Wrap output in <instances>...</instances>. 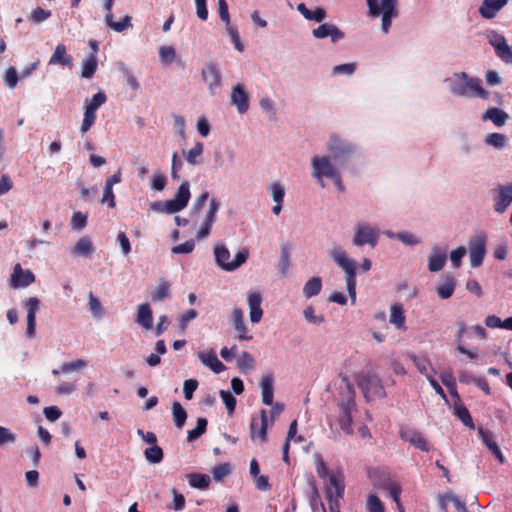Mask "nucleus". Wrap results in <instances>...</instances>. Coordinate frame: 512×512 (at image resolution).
Returning <instances> with one entry per match:
<instances>
[{
    "label": "nucleus",
    "instance_id": "1",
    "mask_svg": "<svg viewBox=\"0 0 512 512\" xmlns=\"http://www.w3.org/2000/svg\"><path fill=\"white\" fill-rule=\"evenodd\" d=\"M456 81L451 86V92L460 97H478L488 99L489 92L482 87L481 79L469 77L466 72L455 74Z\"/></svg>",
    "mask_w": 512,
    "mask_h": 512
},
{
    "label": "nucleus",
    "instance_id": "2",
    "mask_svg": "<svg viewBox=\"0 0 512 512\" xmlns=\"http://www.w3.org/2000/svg\"><path fill=\"white\" fill-rule=\"evenodd\" d=\"M355 381L366 401L386 397L382 381L376 374L362 371L355 375Z\"/></svg>",
    "mask_w": 512,
    "mask_h": 512
},
{
    "label": "nucleus",
    "instance_id": "3",
    "mask_svg": "<svg viewBox=\"0 0 512 512\" xmlns=\"http://www.w3.org/2000/svg\"><path fill=\"white\" fill-rule=\"evenodd\" d=\"M334 262L346 273L347 291L354 304L356 301V263L348 258L340 248H334L331 252Z\"/></svg>",
    "mask_w": 512,
    "mask_h": 512
},
{
    "label": "nucleus",
    "instance_id": "4",
    "mask_svg": "<svg viewBox=\"0 0 512 512\" xmlns=\"http://www.w3.org/2000/svg\"><path fill=\"white\" fill-rule=\"evenodd\" d=\"M345 491L344 474L341 471L332 473L328 485L325 487V497L330 512H340V499Z\"/></svg>",
    "mask_w": 512,
    "mask_h": 512
},
{
    "label": "nucleus",
    "instance_id": "5",
    "mask_svg": "<svg viewBox=\"0 0 512 512\" xmlns=\"http://www.w3.org/2000/svg\"><path fill=\"white\" fill-rule=\"evenodd\" d=\"M214 255L216 264L221 269L225 271H234L247 261L249 253L246 249L239 251L235 256V259L230 261L231 255L228 248L224 244L218 243L214 246Z\"/></svg>",
    "mask_w": 512,
    "mask_h": 512
},
{
    "label": "nucleus",
    "instance_id": "6",
    "mask_svg": "<svg viewBox=\"0 0 512 512\" xmlns=\"http://www.w3.org/2000/svg\"><path fill=\"white\" fill-rule=\"evenodd\" d=\"M312 175L322 187H325L323 177L332 178L338 173L328 156H314L312 158Z\"/></svg>",
    "mask_w": 512,
    "mask_h": 512
},
{
    "label": "nucleus",
    "instance_id": "7",
    "mask_svg": "<svg viewBox=\"0 0 512 512\" xmlns=\"http://www.w3.org/2000/svg\"><path fill=\"white\" fill-rule=\"evenodd\" d=\"M190 199V185L188 181L181 183L173 199L166 201V213L174 214L183 210Z\"/></svg>",
    "mask_w": 512,
    "mask_h": 512
},
{
    "label": "nucleus",
    "instance_id": "8",
    "mask_svg": "<svg viewBox=\"0 0 512 512\" xmlns=\"http://www.w3.org/2000/svg\"><path fill=\"white\" fill-rule=\"evenodd\" d=\"M494 210L502 214L512 204V182L499 185L493 190Z\"/></svg>",
    "mask_w": 512,
    "mask_h": 512
},
{
    "label": "nucleus",
    "instance_id": "9",
    "mask_svg": "<svg viewBox=\"0 0 512 512\" xmlns=\"http://www.w3.org/2000/svg\"><path fill=\"white\" fill-rule=\"evenodd\" d=\"M486 253V236L479 234L469 241L470 264L472 267L482 265Z\"/></svg>",
    "mask_w": 512,
    "mask_h": 512
},
{
    "label": "nucleus",
    "instance_id": "10",
    "mask_svg": "<svg viewBox=\"0 0 512 512\" xmlns=\"http://www.w3.org/2000/svg\"><path fill=\"white\" fill-rule=\"evenodd\" d=\"M488 42L495 49L496 55L506 63H512V48L507 44L505 37L495 31L488 34Z\"/></svg>",
    "mask_w": 512,
    "mask_h": 512
},
{
    "label": "nucleus",
    "instance_id": "11",
    "mask_svg": "<svg viewBox=\"0 0 512 512\" xmlns=\"http://www.w3.org/2000/svg\"><path fill=\"white\" fill-rule=\"evenodd\" d=\"M201 77L202 80L207 84L208 89L212 95H214L216 90L221 87V72L216 63H206L205 67L201 71Z\"/></svg>",
    "mask_w": 512,
    "mask_h": 512
},
{
    "label": "nucleus",
    "instance_id": "12",
    "mask_svg": "<svg viewBox=\"0 0 512 512\" xmlns=\"http://www.w3.org/2000/svg\"><path fill=\"white\" fill-rule=\"evenodd\" d=\"M378 231L366 224H360L356 227V232L353 238L355 246H363L365 244L374 248L378 243Z\"/></svg>",
    "mask_w": 512,
    "mask_h": 512
},
{
    "label": "nucleus",
    "instance_id": "13",
    "mask_svg": "<svg viewBox=\"0 0 512 512\" xmlns=\"http://www.w3.org/2000/svg\"><path fill=\"white\" fill-rule=\"evenodd\" d=\"M35 281V275L29 269L24 270L19 263H17L9 279V285L13 289L25 288Z\"/></svg>",
    "mask_w": 512,
    "mask_h": 512
},
{
    "label": "nucleus",
    "instance_id": "14",
    "mask_svg": "<svg viewBox=\"0 0 512 512\" xmlns=\"http://www.w3.org/2000/svg\"><path fill=\"white\" fill-rule=\"evenodd\" d=\"M219 209H220L219 201L215 198H212L209 202V208H208V211L206 212L205 218H204L200 228L196 232L197 239L202 240L209 236L212 224L215 221V217H216V214L219 211Z\"/></svg>",
    "mask_w": 512,
    "mask_h": 512
},
{
    "label": "nucleus",
    "instance_id": "15",
    "mask_svg": "<svg viewBox=\"0 0 512 512\" xmlns=\"http://www.w3.org/2000/svg\"><path fill=\"white\" fill-rule=\"evenodd\" d=\"M399 435L402 440L409 442L411 445L423 452H428L430 450V445L427 439L420 431L414 428H401Z\"/></svg>",
    "mask_w": 512,
    "mask_h": 512
},
{
    "label": "nucleus",
    "instance_id": "16",
    "mask_svg": "<svg viewBox=\"0 0 512 512\" xmlns=\"http://www.w3.org/2000/svg\"><path fill=\"white\" fill-rule=\"evenodd\" d=\"M397 4L398 0H381L379 4V9H381L380 15H382V30L384 33H388L392 19L399 15Z\"/></svg>",
    "mask_w": 512,
    "mask_h": 512
},
{
    "label": "nucleus",
    "instance_id": "17",
    "mask_svg": "<svg viewBox=\"0 0 512 512\" xmlns=\"http://www.w3.org/2000/svg\"><path fill=\"white\" fill-rule=\"evenodd\" d=\"M268 430V418L266 410L260 411V418H252L250 424V438L255 440L259 438L262 442H266Z\"/></svg>",
    "mask_w": 512,
    "mask_h": 512
},
{
    "label": "nucleus",
    "instance_id": "18",
    "mask_svg": "<svg viewBox=\"0 0 512 512\" xmlns=\"http://www.w3.org/2000/svg\"><path fill=\"white\" fill-rule=\"evenodd\" d=\"M231 321L234 327V330L237 333V339L240 341H250L253 339V336L249 334L248 328L244 323V313L241 308L235 307L232 310Z\"/></svg>",
    "mask_w": 512,
    "mask_h": 512
},
{
    "label": "nucleus",
    "instance_id": "19",
    "mask_svg": "<svg viewBox=\"0 0 512 512\" xmlns=\"http://www.w3.org/2000/svg\"><path fill=\"white\" fill-rule=\"evenodd\" d=\"M231 104L236 106L238 112L240 114H244L249 109V95L245 90L243 84H236L233 87L232 93L230 95Z\"/></svg>",
    "mask_w": 512,
    "mask_h": 512
},
{
    "label": "nucleus",
    "instance_id": "20",
    "mask_svg": "<svg viewBox=\"0 0 512 512\" xmlns=\"http://www.w3.org/2000/svg\"><path fill=\"white\" fill-rule=\"evenodd\" d=\"M355 409V401L353 399H348L340 404V420L339 425L341 429L347 433L352 434V411Z\"/></svg>",
    "mask_w": 512,
    "mask_h": 512
},
{
    "label": "nucleus",
    "instance_id": "21",
    "mask_svg": "<svg viewBox=\"0 0 512 512\" xmlns=\"http://www.w3.org/2000/svg\"><path fill=\"white\" fill-rule=\"evenodd\" d=\"M247 303L249 306V317L252 323H259L263 316L261 308L262 296L259 292H249L247 295Z\"/></svg>",
    "mask_w": 512,
    "mask_h": 512
},
{
    "label": "nucleus",
    "instance_id": "22",
    "mask_svg": "<svg viewBox=\"0 0 512 512\" xmlns=\"http://www.w3.org/2000/svg\"><path fill=\"white\" fill-rule=\"evenodd\" d=\"M312 34L317 39L330 37L333 43L344 38V33L335 25L324 23L312 31Z\"/></svg>",
    "mask_w": 512,
    "mask_h": 512
},
{
    "label": "nucleus",
    "instance_id": "23",
    "mask_svg": "<svg viewBox=\"0 0 512 512\" xmlns=\"http://www.w3.org/2000/svg\"><path fill=\"white\" fill-rule=\"evenodd\" d=\"M40 301L36 297H30L27 301V329L26 334L29 338L34 337L36 327V312L39 309Z\"/></svg>",
    "mask_w": 512,
    "mask_h": 512
},
{
    "label": "nucleus",
    "instance_id": "24",
    "mask_svg": "<svg viewBox=\"0 0 512 512\" xmlns=\"http://www.w3.org/2000/svg\"><path fill=\"white\" fill-rule=\"evenodd\" d=\"M509 0H484L479 7L480 15L485 19H493Z\"/></svg>",
    "mask_w": 512,
    "mask_h": 512
},
{
    "label": "nucleus",
    "instance_id": "25",
    "mask_svg": "<svg viewBox=\"0 0 512 512\" xmlns=\"http://www.w3.org/2000/svg\"><path fill=\"white\" fill-rule=\"evenodd\" d=\"M49 65H61L68 68L73 66V57L67 53L66 46L63 43L56 46L50 57Z\"/></svg>",
    "mask_w": 512,
    "mask_h": 512
},
{
    "label": "nucleus",
    "instance_id": "26",
    "mask_svg": "<svg viewBox=\"0 0 512 512\" xmlns=\"http://www.w3.org/2000/svg\"><path fill=\"white\" fill-rule=\"evenodd\" d=\"M478 434L480 435L483 443L488 448V450L499 460L501 464L504 463V455L500 450L498 444L494 440L493 433L480 427L478 428Z\"/></svg>",
    "mask_w": 512,
    "mask_h": 512
},
{
    "label": "nucleus",
    "instance_id": "27",
    "mask_svg": "<svg viewBox=\"0 0 512 512\" xmlns=\"http://www.w3.org/2000/svg\"><path fill=\"white\" fill-rule=\"evenodd\" d=\"M509 119V115L504 110L497 107H490L482 114L481 120L491 121L497 127H502L506 124Z\"/></svg>",
    "mask_w": 512,
    "mask_h": 512
},
{
    "label": "nucleus",
    "instance_id": "28",
    "mask_svg": "<svg viewBox=\"0 0 512 512\" xmlns=\"http://www.w3.org/2000/svg\"><path fill=\"white\" fill-rule=\"evenodd\" d=\"M136 322L145 330L153 327V311L148 303L138 305Z\"/></svg>",
    "mask_w": 512,
    "mask_h": 512
},
{
    "label": "nucleus",
    "instance_id": "29",
    "mask_svg": "<svg viewBox=\"0 0 512 512\" xmlns=\"http://www.w3.org/2000/svg\"><path fill=\"white\" fill-rule=\"evenodd\" d=\"M456 288V279L452 275H446L443 282L436 286V293L440 299H449Z\"/></svg>",
    "mask_w": 512,
    "mask_h": 512
},
{
    "label": "nucleus",
    "instance_id": "30",
    "mask_svg": "<svg viewBox=\"0 0 512 512\" xmlns=\"http://www.w3.org/2000/svg\"><path fill=\"white\" fill-rule=\"evenodd\" d=\"M273 383H274V378L271 373L263 376L261 379V382H260L261 392H262V401L267 406L273 405V397H274Z\"/></svg>",
    "mask_w": 512,
    "mask_h": 512
},
{
    "label": "nucleus",
    "instance_id": "31",
    "mask_svg": "<svg viewBox=\"0 0 512 512\" xmlns=\"http://www.w3.org/2000/svg\"><path fill=\"white\" fill-rule=\"evenodd\" d=\"M447 254L446 250H438L433 248V252L429 256L428 269L430 272H438L443 269L446 264Z\"/></svg>",
    "mask_w": 512,
    "mask_h": 512
},
{
    "label": "nucleus",
    "instance_id": "32",
    "mask_svg": "<svg viewBox=\"0 0 512 512\" xmlns=\"http://www.w3.org/2000/svg\"><path fill=\"white\" fill-rule=\"evenodd\" d=\"M328 150L333 154L334 160L345 158L351 153V148L342 145L341 140L336 135L331 136Z\"/></svg>",
    "mask_w": 512,
    "mask_h": 512
},
{
    "label": "nucleus",
    "instance_id": "33",
    "mask_svg": "<svg viewBox=\"0 0 512 512\" xmlns=\"http://www.w3.org/2000/svg\"><path fill=\"white\" fill-rule=\"evenodd\" d=\"M198 356L201 362L215 373H220L225 369V365L217 358L214 352L199 353Z\"/></svg>",
    "mask_w": 512,
    "mask_h": 512
},
{
    "label": "nucleus",
    "instance_id": "34",
    "mask_svg": "<svg viewBox=\"0 0 512 512\" xmlns=\"http://www.w3.org/2000/svg\"><path fill=\"white\" fill-rule=\"evenodd\" d=\"M291 247L289 243H284L281 245V254L278 261V269L281 276L285 277L290 268V256H291Z\"/></svg>",
    "mask_w": 512,
    "mask_h": 512
},
{
    "label": "nucleus",
    "instance_id": "35",
    "mask_svg": "<svg viewBox=\"0 0 512 512\" xmlns=\"http://www.w3.org/2000/svg\"><path fill=\"white\" fill-rule=\"evenodd\" d=\"M390 323L395 325L397 329L405 330V314L403 306L400 304H394L390 308Z\"/></svg>",
    "mask_w": 512,
    "mask_h": 512
},
{
    "label": "nucleus",
    "instance_id": "36",
    "mask_svg": "<svg viewBox=\"0 0 512 512\" xmlns=\"http://www.w3.org/2000/svg\"><path fill=\"white\" fill-rule=\"evenodd\" d=\"M132 17L129 15L124 16L120 21H114L113 15H105L106 25L116 32H123L129 27H132Z\"/></svg>",
    "mask_w": 512,
    "mask_h": 512
},
{
    "label": "nucleus",
    "instance_id": "37",
    "mask_svg": "<svg viewBox=\"0 0 512 512\" xmlns=\"http://www.w3.org/2000/svg\"><path fill=\"white\" fill-rule=\"evenodd\" d=\"M97 56L90 54L81 64V77L90 79L93 77L97 70Z\"/></svg>",
    "mask_w": 512,
    "mask_h": 512
},
{
    "label": "nucleus",
    "instance_id": "38",
    "mask_svg": "<svg viewBox=\"0 0 512 512\" xmlns=\"http://www.w3.org/2000/svg\"><path fill=\"white\" fill-rule=\"evenodd\" d=\"M322 289V280L320 277H312L309 279L304 287L303 294L306 298H311L313 296L318 295Z\"/></svg>",
    "mask_w": 512,
    "mask_h": 512
},
{
    "label": "nucleus",
    "instance_id": "39",
    "mask_svg": "<svg viewBox=\"0 0 512 512\" xmlns=\"http://www.w3.org/2000/svg\"><path fill=\"white\" fill-rule=\"evenodd\" d=\"M172 415L174 425L178 429H182L187 419V412L179 402H174L172 404Z\"/></svg>",
    "mask_w": 512,
    "mask_h": 512
},
{
    "label": "nucleus",
    "instance_id": "40",
    "mask_svg": "<svg viewBox=\"0 0 512 512\" xmlns=\"http://www.w3.org/2000/svg\"><path fill=\"white\" fill-rule=\"evenodd\" d=\"M454 414L462 421L466 427L470 429L475 427L469 410L463 404H455Z\"/></svg>",
    "mask_w": 512,
    "mask_h": 512
},
{
    "label": "nucleus",
    "instance_id": "41",
    "mask_svg": "<svg viewBox=\"0 0 512 512\" xmlns=\"http://www.w3.org/2000/svg\"><path fill=\"white\" fill-rule=\"evenodd\" d=\"M188 481L193 488L206 489L210 484V477L206 474L191 473L188 475Z\"/></svg>",
    "mask_w": 512,
    "mask_h": 512
},
{
    "label": "nucleus",
    "instance_id": "42",
    "mask_svg": "<svg viewBox=\"0 0 512 512\" xmlns=\"http://www.w3.org/2000/svg\"><path fill=\"white\" fill-rule=\"evenodd\" d=\"M203 144L201 142H196L193 148H191L188 152L182 151L183 155L185 156L187 162L193 166L199 164V157L203 153Z\"/></svg>",
    "mask_w": 512,
    "mask_h": 512
},
{
    "label": "nucleus",
    "instance_id": "43",
    "mask_svg": "<svg viewBox=\"0 0 512 512\" xmlns=\"http://www.w3.org/2000/svg\"><path fill=\"white\" fill-rule=\"evenodd\" d=\"M73 252L77 255L88 256L93 252V245L88 237L80 238L74 246Z\"/></svg>",
    "mask_w": 512,
    "mask_h": 512
},
{
    "label": "nucleus",
    "instance_id": "44",
    "mask_svg": "<svg viewBox=\"0 0 512 512\" xmlns=\"http://www.w3.org/2000/svg\"><path fill=\"white\" fill-rule=\"evenodd\" d=\"M170 296V284L166 280H161L152 292L151 298L154 302L162 301Z\"/></svg>",
    "mask_w": 512,
    "mask_h": 512
},
{
    "label": "nucleus",
    "instance_id": "45",
    "mask_svg": "<svg viewBox=\"0 0 512 512\" xmlns=\"http://www.w3.org/2000/svg\"><path fill=\"white\" fill-rule=\"evenodd\" d=\"M484 142L489 146L501 149L506 146L507 137L501 133H490L486 135Z\"/></svg>",
    "mask_w": 512,
    "mask_h": 512
},
{
    "label": "nucleus",
    "instance_id": "46",
    "mask_svg": "<svg viewBox=\"0 0 512 512\" xmlns=\"http://www.w3.org/2000/svg\"><path fill=\"white\" fill-rule=\"evenodd\" d=\"M208 421L206 418H198L194 429L187 431V440L193 441L206 432Z\"/></svg>",
    "mask_w": 512,
    "mask_h": 512
},
{
    "label": "nucleus",
    "instance_id": "47",
    "mask_svg": "<svg viewBox=\"0 0 512 512\" xmlns=\"http://www.w3.org/2000/svg\"><path fill=\"white\" fill-rule=\"evenodd\" d=\"M382 488L389 492L390 496L395 501L397 506H401L400 495L402 492V488L398 482L387 481L383 483Z\"/></svg>",
    "mask_w": 512,
    "mask_h": 512
},
{
    "label": "nucleus",
    "instance_id": "48",
    "mask_svg": "<svg viewBox=\"0 0 512 512\" xmlns=\"http://www.w3.org/2000/svg\"><path fill=\"white\" fill-rule=\"evenodd\" d=\"M411 358L419 372L425 375L427 378L428 376H431L430 372H434L432 364L427 358L418 356H412Z\"/></svg>",
    "mask_w": 512,
    "mask_h": 512
},
{
    "label": "nucleus",
    "instance_id": "49",
    "mask_svg": "<svg viewBox=\"0 0 512 512\" xmlns=\"http://www.w3.org/2000/svg\"><path fill=\"white\" fill-rule=\"evenodd\" d=\"M88 307L93 316L101 318L104 314V310L100 300L90 292L88 295Z\"/></svg>",
    "mask_w": 512,
    "mask_h": 512
},
{
    "label": "nucleus",
    "instance_id": "50",
    "mask_svg": "<svg viewBox=\"0 0 512 512\" xmlns=\"http://www.w3.org/2000/svg\"><path fill=\"white\" fill-rule=\"evenodd\" d=\"M159 57L163 64L170 65L176 58V51L172 46H161L159 48Z\"/></svg>",
    "mask_w": 512,
    "mask_h": 512
},
{
    "label": "nucleus",
    "instance_id": "51",
    "mask_svg": "<svg viewBox=\"0 0 512 512\" xmlns=\"http://www.w3.org/2000/svg\"><path fill=\"white\" fill-rule=\"evenodd\" d=\"M146 459L151 463H159L163 459V450L158 445L147 448L144 452Z\"/></svg>",
    "mask_w": 512,
    "mask_h": 512
},
{
    "label": "nucleus",
    "instance_id": "52",
    "mask_svg": "<svg viewBox=\"0 0 512 512\" xmlns=\"http://www.w3.org/2000/svg\"><path fill=\"white\" fill-rule=\"evenodd\" d=\"M96 120V112L85 108L84 118L80 127L82 133H86L94 125Z\"/></svg>",
    "mask_w": 512,
    "mask_h": 512
},
{
    "label": "nucleus",
    "instance_id": "53",
    "mask_svg": "<svg viewBox=\"0 0 512 512\" xmlns=\"http://www.w3.org/2000/svg\"><path fill=\"white\" fill-rule=\"evenodd\" d=\"M51 16V11L44 10L41 7H37L36 9L32 10L29 20L35 24L41 23L45 20H47Z\"/></svg>",
    "mask_w": 512,
    "mask_h": 512
},
{
    "label": "nucleus",
    "instance_id": "54",
    "mask_svg": "<svg viewBox=\"0 0 512 512\" xmlns=\"http://www.w3.org/2000/svg\"><path fill=\"white\" fill-rule=\"evenodd\" d=\"M107 101V96L103 91H99L93 95L91 101L85 105V108L97 111V109Z\"/></svg>",
    "mask_w": 512,
    "mask_h": 512
},
{
    "label": "nucleus",
    "instance_id": "55",
    "mask_svg": "<svg viewBox=\"0 0 512 512\" xmlns=\"http://www.w3.org/2000/svg\"><path fill=\"white\" fill-rule=\"evenodd\" d=\"M255 360L249 352H242L238 359V367L241 370H251L254 368Z\"/></svg>",
    "mask_w": 512,
    "mask_h": 512
},
{
    "label": "nucleus",
    "instance_id": "56",
    "mask_svg": "<svg viewBox=\"0 0 512 512\" xmlns=\"http://www.w3.org/2000/svg\"><path fill=\"white\" fill-rule=\"evenodd\" d=\"M367 509L369 512H385V507L378 496L371 494L367 499Z\"/></svg>",
    "mask_w": 512,
    "mask_h": 512
},
{
    "label": "nucleus",
    "instance_id": "57",
    "mask_svg": "<svg viewBox=\"0 0 512 512\" xmlns=\"http://www.w3.org/2000/svg\"><path fill=\"white\" fill-rule=\"evenodd\" d=\"M269 189L275 203L282 204L285 195L284 187L280 183H272Z\"/></svg>",
    "mask_w": 512,
    "mask_h": 512
},
{
    "label": "nucleus",
    "instance_id": "58",
    "mask_svg": "<svg viewBox=\"0 0 512 512\" xmlns=\"http://www.w3.org/2000/svg\"><path fill=\"white\" fill-rule=\"evenodd\" d=\"M167 184L166 176L161 172H156L151 179V188L156 191H162Z\"/></svg>",
    "mask_w": 512,
    "mask_h": 512
},
{
    "label": "nucleus",
    "instance_id": "59",
    "mask_svg": "<svg viewBox=\"0 0 512 512\" xmlns=\"http://www.w3.org/2000/svg\"><path fill=\"white\" fill-rule=\"evenodd\" d=\"M16 441V434H14L10 429L0 426V447L12 444Z\"/></svg>",
    "mask_w": 512,
    "mask_h": 512
},
{
    "label": "nucleus",
    "instance_id": "60",
    "mask_svg": "<svg viewBox=\"0 0 512 512\" xmlns=\"http://www.w3.org/2000/svg\"><path fill=\"white\" fill-rule=\"evenodd\" d=\"M226 29L229 33V36H230L231 41L233 42L235 48L239 52H242L244 50V46L240 41V37H239L237 28L235 26L231 25V23H230L229 25H226Z\"/></svg>",
    "mask_w": 512,
    "mask_h": 512
},
{
    "label": "nucleus",
    "instance_id": "61",
    "mask_svg": "<svg viewBox=\"0 0 512 512\" xmlns=\"http://www.w3.org/2000/svg\"><path fill=\"white\" fill-rule=\"evenodd\" d=\"M465 254H466V249L463 246H460L451 251L450 260H451L452 266L454 268L460 267L462 258L465 256Z\"/></svg>",
    "mask_w": 512,
    "mask_h": 512
},
{
    "label": "nucleus",
    "instance_id": "62",
    "mask_svg": "<svg viewBox=\"0 0 512 512\" xmlns=\"http://www.w3.org/2000/svg\"><path fill=\"white\" fill-rule=\"evenodd\" d=\"M220 397L223 400L224 404L226 405L228 412H234L236 407L235 397L227 390H220Z\"/></svg>",
    "mask_w": 512,
    "mask_h": 512
},
{
    "label": "nucleus",
    "instance_id": "63",
    "mask_svg": "<svg viewBox=\"0 0 512 512\" xmlns=\"http://www.w3.org/2000/svg\"><path fill=\"white\" fill-rule=\"evenodd\" d=\"M86 365H87V362L82 359H78V360L72 361V362H67L61 366V372L69 373L74 370L82 369V368L86 367Z\"/></svg>",
    "mask_w": 512,
    "mask_h": 512
},
{
    "label": "nucleus",
    "instance_id": "64",
    "mask_svg": "<svg viewBox=\"0 0 512 512\" xmlns=\"http://www.w3.org/2000/svg\"><path fill=\"white\" fill-rule=\"evenodd\" d=\"M4 82L9 88H14L18 82L17 70L15 67L10 66L5 74Z\"/></svg>",
    "mask_w": 512,
    "mask_h": 512
}]
</instances>
